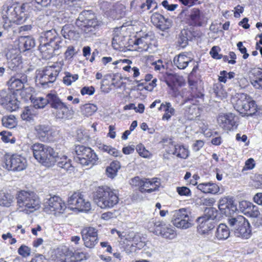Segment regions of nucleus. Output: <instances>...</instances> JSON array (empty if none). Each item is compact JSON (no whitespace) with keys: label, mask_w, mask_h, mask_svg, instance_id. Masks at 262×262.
<instances>
[{"label":"nucleus","mask_w":262,"mask_h":262,"mask_svg":"<svg viewBox=\"0 0 262 262\" xmlns=\"http://www.w3.org/2000/svg\"><path fill=\"white\" fill-rule=\"evenodd\" d=\"M39 50L43 58L49 59L67 46V41L58 35L55 29L42 32L40 36Z\"/></svg>","instance_id":"obj_1"},{"label":"nucleus","mask_w":262,"mask_h":262,"mask_svg":"<svg viewBox=\"0 0 262 262\" xmlns=\"http://www.w3.org/2000/svg\"><path fill=\"white\" fill-rule=\"evenodd\" d=\"M32 102L36 108H43L47 104L55 110L54 114L56 118L60 119H68L71 118L74 112L54 94H48L46 98L37 97L33 98Z\"/></svg>","instance_id":"obj_2"},{"label":"nucleus","mask_w":262,"mask_h":262,"mask_svg":"<svg viewBox=\"0 0 262 262\" xmlns=\"http://www.w3.org/2000/svg\"><path fill=\"white\" fill-rule=\"evenodd\" d=\"M16 200L18 209L26 214L32 213L40 207L39 199L32 191H19L16 195Z\"/></svg>","instance_id":"obj_3"},{"label":"nucleus","mask_w":262,"mask_h":262,"mask_svg":"<svg viewBox=\"0 0 262 262\" xmlns=\"http://www.w3.org/2000/svg\"><path fill=\"white\" fill-rule=\"evenodd\" d=\"M117 192L106 186L99 187L94 194V201L101 208L113 207L119 201Z\"/></svg>","instance_id":"obj_4"},{"label":"nucleus","mask_w":262,"mask_h":262,"mask_svg":"<svg viewBox=\"0 0 262 262\" xmlns=\"http://www.w3.org/2000/svg\"><path fill=\"white\" fill-rule=\"evenodd\" d=\"M31 149L34 158L45 166L50 167L55 163L57 153L51 147L37 143L32 145Z\"/></svg>","instance_id":"obj_5"},{"label":"nucleus","mask_w":262,"mask_h":262,"mask_svg":"<svg viewBox=\"0 0 262 262\" xmlns=\"http://www.w3.org/2000/svg\"><path fill=\"white\" fill-rule=\"evenodd\" d=\"M76 25L89 36L95 35L99 30L100 23L92 11H83L80 13Z\"/></svg>","instance_id":"obj_6"},{"label":"nucleus","mask_w":262,"mask_h":262,"mask_svg":"<svg viewBox=\"0 0 262 262\" xmlns=\"http://www.w3.org/2000/svg\"><path fill=\"white\" fill-rule=\"evenodd\" d=\"M204 96L201 89L191 88L190 96L185 102L186 106L184 113L189 119H193L200 115L199 105L203 101Z\"/></svg>","instance_id":"obj_7"},{"label":"nucleus","mask_w":262,"mask_h":262,"mask_svg":"<svg viewBox=\"0 0 262 262\" xmlns=\"http://www.w3.org/2000/svg\"><path fill=\"white\" fill-rule=\"evenodd\" d=\"M171 222L178 228L187 229L193 226L194 217L190 211L183 208L172 212Z\"/></svg>","instance_id":"obj_8"},{"label":"nucleus","mask_w":262,"mask_h":262,"mask_svg":"<svg viewBox=\"0 0 262 262\" xmlns=\"http://www.w3.org/2000/svg\"><path fill=\"white\" fill-rule=\"evenodd\" d=\"M234 107L242 116H251L257 112L255 102L251 100L250 97L244 93L237 95Z\"/></svg>","instance_id":"obj_9"},{"label":"nucleus","mask_w":262,"mask_h":262,"mask_svg":"<svg viewBox=\"0 0 262 262\" xmlns=\"http://www.w3.org/2000/svg\"><path fill=\"white\" fill-rule=\"evenodd\" d=\"M75 151L76 154L74 157L75 161L82 165H93L98 159L95 152L90 147L78 145L75 146Z\"/></svg>","instance_id":"obj_10"},{"label":"nucleus","mask_w":262,"mask_h":262,"mask_svg":"<svg viewBox=\"0 0 262 262\" xmlns=\"http://www.w3.org/2000/svg\"><path fill=\"white\" fill-rule=\"evenodd\" d=\"M148 227L152 229V232L156 235H160L166 239H173L177 235L174 228L162 221L152 219L148 223Z\"/></svg>","instance_id":"obj_11"},{"label":"nucleus","mask_w":262,"mask_h":262,"mask_svg":"<svg viewBox=\"0 0 262 262\" xmlns=\"http://www.w3.org/2000/svg\"><path fill=\"white\" fill-rule=\"evenodd\" d=\"M61 68L53 65L46 67L36 75V80L42 85L54 82L60 72Z\"/></svg>","instance_id":"obj_12"},{"label":"nucleus","mask_w":262,"mask_h":262,"mask_svg":"<svg viewBox=\"0 0 262 262\" xmlns=\"http://www.w3.org/2000/svg\"><path fill=\"white\" fill-rule=\"evenodd\" d=\"M4 167L8 170L20 171L25 169L27 166V160L20 155L7 156L5 158Z\"/></svg>","instance_id":"obj_13"},{"label":"nucleus","mask_w":262,"mask_h":262,"mask_svg":"<svg viewBox=\"0 0 262 262\" xmlns=\"http://www.w3.org/2000/svg\"><path fill=\"white\" fill-rule=\"evenodd\" d=\"M66 208V204L59 196L50 197L44 204V211L57 215L62 213Z\"/></svg>","instance_id":"obj_14"},{"label":"nucleus","mask_w":262,"mask_h":262,"mask_svg":"<svg viewBox=\"0 0 262 262\" xmlns=\"http://www.w3.org/2000/svg\"><path fill=\"white\" fill-rule=\"evenodd\" d=\"M68 205L72 209H77L80 211H87L91 209V203L85 200L80 192H75L69 197Z\"/></svg>","instance_id":"obj_15"},{"label":"nucleus","mask_w":262,"mask_h":262,"mask_svg":"<svg viewBox=\"0 0 262 262\" xmlns=\"http://www.w3.org/2000/svg\"><path fill=\"white\" fill-rule=\"evenodd\" d=\"M82 238L84 246L93 248L98 242L97 230L92 227H86L81 231Z\"/></svg>","instance_id":"obj_16"},{"label":"nucleus","mask_w":262,"mask_h":262,"mask_svg":"<svg viewBox=\"0 0 262 262\" xmlns=\"http://www.w3.org/2000/svg\"><path fill=\"white\" fill-rule=\"evenodd\" d=\"M235 116L232 113L221 115L217 118L219 125L226 130H231L233 127H236Z\"/></svg>","instance_id":"obj_17"},{"label":"nucleus","mask_w":262,"mask_h":262,"mask_svg":"<svg viewBox=\"0 0 262 262\" xmlns=\"http://www.w3.org/2000/svg\"><path fill=\"white\" fill-rule=\"evenodd\" d=\"M219 209L222 214L231 216L236 211L237 207L231 199L224 198L220 200Z\"/></svg>","instance_id":"obj_18"},{"label":"nucleus","mask_w":262,"mask_h":262,"mask_svg":"<svg viewBox=\"0 0 262 262\" xmlns=\"http://www.w3.org/2000/svg\"><path fill=\"white\" fill-rule=\"evenodd\" d=\"M151 22L157 28L162 31L168 29L170 26L168 19L165 18L162 15L158 13H155L150 17Z\"/></svg>","instance_id":"obj_19"},{"label":"nucleus","mask_w":262,"mask_h":262,"mask_svg":"<svg viewBox=\"0 0 262 262\" xmlns=\"http://www.w3.org/2000/svg\"><path fill=\"white\" fill-rule=\"evenodd\" d=\"M204 14L198 8H193L191 10L189 15V24L194 27L202 26L205 21Z\"/></svg>","instance_id":"obj_20"},{"label":"nucleus","mask_w":262,"mask_h":262,"mask_svg":"<svg viewBox=\"0 0 262 262\" xmlns=\"http://www.w3.org/2000/svg\"><path fill=\"white\" fill-rule=\"evenodd\" d=\"M159 185L160 182L158 181L157 178H154L152 181L144 178L140 191L142 193H151L158 189Z\"/></svg>","instance_id":"obj_21"},{"label":"nucleus","mask_w":262,"mask_h":262,"mask_svg":"<svg viewBox=\"0 0 262 262\" xmlns=\"http://www.w3.org/2000/svg\"><path fill=\"white\" fill-rule=\"evenodd\" d=\"M27 76L23 75L20 78H15L12 77L7 82V84L10 89L13 91H20L24 88V85L27 82Z\"/></svg>","instance_id":"obj_22"},{"label":"nucleus","mask_w":262,"mask_h":262,"mask_svg":"<svg viewBox=\"0 0 262 262\" xmlns=\"http://www.w3.org/2000/svg\"><path fill=\"white\" fill-rule=\"evenodd\" d=\"M192 61L193 59L188 57L184 53L175 56L173 60V64L181 70L185 69L188 64Z\"/></svg>","instance_id":"obj_23"},{"label":"nucleus","mask_w":262,"mask_h":262,"mask_svg":"<svg viewBox=\"0 0 262 262\" xmlns=\"http://www.w3.org/2000/svg\"><path fill=\"white\" fill-rule=\"evenodd\" d=\"M197 222L199 223L198 230L201 234H205L213 229L215 225V221L207 220L202 217H198Z\"/></svg>","instance_id":"obj_24"},{"label":"nucleus","mask_w":262,"mask_h":262,"mask_svg":"<svg viewBox=\"0 0 262 262\" xmlns=\"http://www.w3.org/2000/svg\"><path fill=\"white\" fill-rule=\"evenodd\" d=\"M8 59V67L12 71H16L21 66L22 60L19 55H13L11 56L9 53L7 54Z\"/></svg>","instance_id":"obj_25"},{"label":"nucleus","mask_w":262,"mask_h":262,"mask_svg":"<svg viewBox=\"0 0 262 262\" xmlns=\"http://www.w3.org/2000/svg\"><path fill=\"white\" fill-rule=\"evenodd\" d=\"M57 166L64 170L71 173L74 170V167L71 164V160L69 159L67 156H62L61 158L57 156L56 161Z\"/></svg>","instance_id":"obj_26"},{"label":"nucleus","mask_w":262,"mask_h":262,"mask_svg":"<svg viewBox=\"0 0 262 262\" xmlns=\"http://www.w3.org/2000/svg\"><path fill=\"white\" fill-rule=\"evenodd\" d=\"M243 223L240 224L239 229L235 231V235L238 237H242L243 238H248L249 237L251 230L250 229V224L248 220L245 218L242 222Z\"/></svg>","instance_id":"obj_27"},{"label":"nucleus","mask_w":262,"mask_h":262,"mask_svg":"<svg viewBox=\"0 0 262 262\" xmlns=\"http://www.w3.org/2000/svg\"><path fill=\"white\" fill-rule=\"evenodd\" d=\"M61 34L65 39H77L79 38V33L75 31L71 25H66L63 26Z\"/></svg>","instance_id":"obj_28"},{"label":"nucleus","mask_w":262,"mask_h":262,"mask_svg":"<svg viewBox=\"0 0 262 262\" xmlns=\"http://www.w3.org/2000/svg\"><path fill=\"white\" fill-rule=\"evenodd\" d=\"M229 235L230 231L227 226L224 224H220L215 231V237L219 240H225Z\"/></svg>","instance_id":"obj_29"},{"label":"nucleus","mask_w":262,"mask_h":262,"mask_svg":"<svg viewBox=\"0 0 262 262\" xmlns=\"http://www.w3.org/2000/svg\"><path fill=\"white\" fill-rule=\"evenodd\" d=\"M19 48L23 47L24 51L29 50L35 46V39L31 36H20L19 38Z\"/></svg>","instance_id":"obj_30"},{"label":"nucleus","mask_w":262,"mask_h":262,"mask_svg":"<svg viewBox=\"0 0 262 262\" xmlns=\"http://www.w3.org/2000/svg\"><path fill=\"white\" fill-rule=\"evenodd\" d=\"M162 110L165 112V114L162 117L163 120H169L175 112V110L172 107L170 102H166L165 104L162 103L159 108V110L161 111Z\"/></svg>","instance_id":"obj_31"},{"label":"nucleus","mask_w":262,"mask_h":262,"mask_svg":"<svg viewBox=\"0 0 262 262\" xmlns=\"http://www.w3.org/2000/svg\"><path fill=\"white\" fill-rule=\"evenodd\" d=\"M191 39V32L188 30L184 29L181 31L178 40L179 46L184 48L186 47L188 42V40Z\"/></svg>","instance_id":"obj_32"},{"label":"nucleus","mask_w":262,"mask_h":262,"mask_svg":"<svg viewBox=\"0 0 262 262\" xmlns=\"http://www.w3.org/2000/svg\"><path fill=\"white\" fill-rule=\"evenodd\" d=\"M242 215H237L235 217H230L228 219V223L231 228V230L234 231L235 234V231L238 230L240 224L243 223V220L245 219Z\"/></svg>","instance_id":"obj_33"},{"label":"nucleus","mask_w":262,"mask_h":262,"mask_svg":"<svg viewBox=\"0 0 262 262\" xmlns=\"http://www.w3.org/2000/svg\"><path fill=\"white\" fill-rule=\"evenodd\" d=\"M50 127L48 125L38 124L35 126V130L37 136L39 138H44L50 131Z\"/></svg>","instance_id":"obj_34"},{"label":"nucleus","mask_w":262,"mask_h":262,"mask_svg":"<svg viewBox=\"0 0 262 262\" xmlns=\"http://www.w3.org/2000/svg\"><path fill=\"white\" fill-rule=\"evenodd\" d=\"M173 148L171 152L177 157L183 159H186L188 157V150L184 146L174 145Z\"/></svg>","instance_id":"obj_35"},{"label":"nucleus","mask_w":262,"mask_h":262,"mask_svg":"<svg viewBox=\"0 0 262 262\" xmlns=\"http://www.w3.org/2000/svg\"><path fill=\"white\" fill-rule=\"evenodd\" d=\"M97 106L93 104H85L80 107L82 115L89 117L92 115L96 111Z\"/></svg>","instance_id":"obj_36"},{"label":"nucleus","mask_w":262,"mask_h":262,"mask_svg":"<svg viewBox=\"0 0 262 262\" xmlns=\"http://www.w3.org/2000/svg\"><path fill=\"white\" fill-rule=\"evenodd\" d=\"M218 215L217 210L213 207L206 208L205 210V214L201 217L211 221H215Z\"/></svg>","instance_id":"obj_37"},{"label":"nucleus","mask_w":262,"mask_h":262,"mask_svg":"<svg viewBox=\"0 0 262 262\" xmlns=\"http://www.w3.org/2000/svg\"><path fill=\"white\" fill-rule=\"evenodd\" d=\"M2 122L3 126L8 128H13L15 125V117L14 115L4 116Z\"/></svg>","instance_id":"obj_38"},{"label":"nucleus","mask_w":262,"mask_h":262,"mask_svg":"<svg viewBox=\"0 0 262 262\" xmlns=\"http://www.w3.org/2000/svg\"><path fill=\"white\" fill-rule=\"evenodd\" d=\"M0 103L2 105L6 106L14 96L11 93H8L5 90H2L0 91Z\"/></svg>","instance_id":"obj_39"},{"label":"nucleus","mask_w":262,"mask_h":262,"mask_svg":"<svg viewBox=\"0 0 262 262\" xmlns=\"http://www.w3.org/2000/svg\"><path fill=\"white\" fill-rule=\"evenodd\" d=\"M247 215H249L250 217L257 219V220L259 221V224L261 225L262 224V220L259 217L260 213L258 209V207L253 204L250 210L247 211Z\"/></svg>","instance_id":"obj_40"},{"label":"nucleus","mask_w":262,"mask_h":262,"mask_svg":"<svg viewBox=\"0 0 262 262\" xmlns=\"http://www.w3.org/2000/svg\"><path fill=\"white\" fill-rule=\"evenodd\" d=\"M235 74L233 72H230L228 73L226 71H222L220 72V76H219V80L220 82L226 83L227 79H231L234 78Z\"/></svg>","instance_id":"obj_41"},{"label":"nucleus","mask_w":262,"mask_h":262,"mask_svg":"<svg viewBox=\"0 0 262 262\" xmlns=\"http://www.w3.org/2000/svg\"><path fill=\"white\" fill-rule=\"evenodd\" d=\"M78 78V75L77 74L72 75L69 72H66L65 76L63 78V82L65 84L70 85L73 82L77 80Z\"/></svg>","instance_id":"obj_42"},{"label":"nucleus","mask_w":262,"mask_h":262,"mask_svg":"<svg viewBox=\"0 0 262 262\" xmlns=\"http://www.w3.org/2000/svg\"><path fill=\"white\" fill-rule=\"evenodd\" d=\"M141 238L139 235H134L132 238V246L137 248L138 249H141L144 247L145 244L141 241Z\"/></svg>","instance_id":"obj_43"},{"label":"nucleus","mask_w":262,"mask_h":262,"mask_svg":"<svg viewBox=\"0 0 262 262\" xmlns=\"http://www.w3.org/2000/svg\"><path fill=\"white\" fill-rule=\"evenodd\" d=\"M253 204L247 201H243L239 203V208L241 211L245 214H247V211L252 207Z\"/></svg>","instance_id":"obj_44"},{"label":"nucleus","mask_w":262,"mask_h":262,"mask_svg":"<svg viewBox=\"0 0 262 262\" xmlns=\"http://www.w3.org/2000/svg\"><path fill=\"white\" fill-rule=\"evenodd\" d=\"M6 108L10 112L14 111L16 110L19 106V102L15 99L14 96L10 100V101L7 103L5 106Z\"/></svg>","instance_id":"obj_45"},{"label":"nucleus","mask_w":262,"mask_h":262,"mask_svg":"<svg viewBox=\"0 0 262 262\" xmlns=\"http://www.w3.org/2000/svg\"><path fill=\"white\" fill-rule=\"evenodd\" d=\"M123 37L118 35H115L112 39V46L115 49L118 50L123 46L122 42Z\"/></svg>","instance_id":"obj_46"},{"label":"nucleus","mask_w":262,"mask_h":262,"mask_svg":"<svg viewBox=\"0 0 262 262\" xmlns=\"http://www.w3.org/2000/svg\"><path fill=\"white\" fill-rule=\"evenodd\" d=\"M18 254L23 257H27L31 254V249L26 245H21L18 249Z\"/></svg>","instance_id":"obj_47"},{"label":"nucleus","mask_w":262,"mask_h":262,"mask_svg":"<svg viewBox=\"0 0 262 262\" xmlns=\"http://www.w3.org/2000/svg\"><path fill=\"white\" fill-rule=\"evenodd\" d=\"M177 191L181 196H190L191 195L190 190L185 186L178 187L177 188Z\"/></svg>","instance_id":"obj_48"},{"label":"nucleus","mask_w":262,"mask_h":262,"mask_svg":"<svg viewBox=\"0 0 262 262\" xmlns=\"http://www.w3.org/2000/svg\"><path fill=\"white\" fill-rule=\"evenodd\" d=\"M23 120L30 121L33 120V115L30 109L26 108L21 114Z\"/></svg>","instance_id":"obj_49"},{"label":"nucleus","mask_w":262,"mask_h":262,"mask_svg":"<svg viewBox=\"0 0 262 262\" xmlns=\"http://www.w3.org/2000/svg\"><path fill=\"white\" fill-rule=\"evenodd\" d=\"M219 50H220V48L217 46H213L211 48L210 54L213 58L220 59L222 58L223 55L218 53Z\"/></svg>","instance_id":"obj_50"},{"label":"nucleus","mask_w":262,"mask_h":262,"mask_svg":"<svg viewBox=\"0 0 262 262\" xmlns=\"http://www.w3.org/2000/svg\"><path fill=\"white\" fill-rule=\"evenodd\" d=\"M136 149L140 156L144 158H147L149 156V151L142 145H138Z\"/></svg>","instance_id":"obj_51"},{"label":"nucleus","mask_w":262,"mask_h":262,"mask_svg":"<svg viewBox=\"0 0 262 262\" xmlns=\"http://www.w3.org/2000/svg\"><path fill=\"white\" fill-rule=\"evenodd\" d=\"M237 47L238 50L242 54H243V58L244 59H247L249 57V54L247 52V49L243 45V42L241 41L238 42L237 43Z\"/></svg>","instance_id":"obj_52"},{"label":"nucleus","mask_w":262,"mask_h":262,"mask_svg":"<svg viewBox=\"0 0 262 262\" xmlns=\"http://www.w3.org/2000/svg\"><path fill=\"white\" fill-rule=\"evenodd\" d=\"M213 92L215 93L216 96L222 98L224 97V90L221 87L220 85H214L213 86Z\"/></svg>","instance_id":"obj_53"},{"label":"nucleus","mask_w":262,"mask_h":262,"mask_svg":"<svg viewBox=\"0 0 262 262\" xmlns=\"http://www.w3.org/2000/svg\"><path fill=\"white\" fill-rule=\"evenodd\" d=\"M80 92L82 95H92L95 92V88L92 86H84L81 90Z\"/></svg>","instance_id":"obj_54"},{"label":"nucleus","mask_w":262,"mask_h":262,"mask_svg":"<svg viewBox=\"0 0 262 262\" xmlns=\"http://www.w3.org/2000/svg\"><path fill=\"white\" fill-rule=\"evenodd\" d=\"M261 69L259 68H254L252 69L249 72L250 77L252 78V77H255V79H258V77L261 74Z\"/></svg>","instance_id":"obj_55"},{"label":"nucleus","mask_w":262,"mask_h":262,"mask_svg":"<svg viewBox=\"0 0 262 262\" xmlns=\"http://www.w3.org/2000/svg\"><path fill=\"white\" fill-rule=\"evenodd\" d=\"M209 182L203 183L198 185L197 188L204 193H209Z\"/></svg>","instance_id":"obj_56"},{"label":"nucleus","mask_w":262,"mask_h":262,"mask_svg":"<svg viewBox=\"0 0 262 262\" xmlns=\"http://www.w3.org/2000/svg\"><path fill=\"white\" fill-rule=\"evenodd\" d=\"M162 6L168 11H173L178 7L177 4H171L169 5L168 2L167 0H164L162 2Z\"/></svg>","instance_id":"obj_57"},{"label":"nucleus","mask_w":262,"mask_h":262,"mask_svg":"<svg viewBox=\"0 0 262 262\" xmlns=\"http://www.w3.org/2000/svg\"><path fill=\"white\" fill-rule=\"evenodd\" d=\"M75 54V49L73 46H69L64 53L66 58H71Z\"/></svg>","instance_id":"obj_58"},{"label":"nucleus","mask_w":262,"mask_h":262,"mask_svg":"<svg viewBox=\"0 0 262 262\" xmlns=\"http://www.w3.org/2000/svg\"><path fill=\"white\" fill-rule=\"evenodd\" d=\"M142 183H143V179H141L139 177H136L131 180L130 184L139 186L140 190L141 187Z\"/></svg>","instance_id":"obj_59"},{"label":"nucleus","mask_w":262,"mask_h":262,"mask_svg":"<svg viewBox=\"0 0 262 262\" xmlns=\"http://www.w3.org/2000/svg\"><path fill=\"white\" fill-rule=\"evenodd\" d=\"M209 193L212 194L217 193L219 190V187L215 183L209 182Z\"/></svg>","instance_id":"obj_60"},{"label":"nucleus","mask_w":262,"mask_h":262,"mask_svg":"<svg viewBox=\"0 0 262 262\" xmlns=\"http://www.w3.org/2000/svg\"><path fill=\"white\" fill-rule=\"evenodd\" d=\"M146 5L147 10H149L152 7H154L153 9H156L158 8L157 3L153 0H146Z\"/></svg>","instance_id":"obj_61"},{"label":"nucleus","mask_w":262,"mask_h":262,"mask_svg":"<svg viewBox=\"0 0 262 262\" xmlns=\"http://www.w3.org/2000/svg\"><path fill=\"white\" fill-rule=\"evenodd\" d=\"M204 145V142L202 140H196L193 144V150L195 151H199Z\"/></svg>","instance_id":"obj_62"},{"label":"nucleus","mask_w":262,"mask_h":262,"mask_svg":"<svg viewBox=\"0 0 262 262\" xmlns=\"http://www.w3.org/2000/svg\"><path fill=\"white\" fill-rule=\"evenodd\" d=\"M117 171L109 167H107L106 169V174L109 178H114L117 175Z\"/></svg>","instance_id":"obj_63"},{"label":"nucleus","mask_w":262,"mask_h":262,"mask_svg":"<svg viewBox=\"0 0 262 262\" xmlns=\"http://www.w3.org/2000/svg\"><path fill=\"white\" fill-rule=\"evenodd\" d=\"M254 202L262 205V193H257L253 197Z\"/></svg>","instance_id":"obj_64"}]
</instances>
